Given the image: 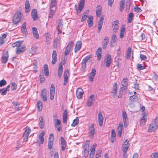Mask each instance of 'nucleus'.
Instances as JSON below:
<instances>
[{
	"mask_svg": "<svg viewBox=\"0 0 158 158\" xmlns=\"http://www.w3.org/2000/svg\"><path fill=\"white\" fill-rule=\"evenodd\" d=\"M158 128V121L157 118H156L149 124L148 131L149 132H152L155 131Z\"/></svg>",
	"mask_w": 158,
	"mask_h": 158,
	"instance_id": "nucleus-1",
	"label": "nucleus"
},
{
	"mask_svg": "<svg viewBox=\"0 0 158 158\" xmlns=\"http://www.w3.org/2000/svg\"><path fill=\"white\" fill-rule=\"evenodd\" d=\"M141 110L142 112L143 113L142 114V117L140 120V124L141 126H143L146 123L148 112V111H145V109Z\"/></svg>",
	"mask_w": 158,
	"mask_h": 158,
	"instance_id": "nucleus-2",
	"label": "nucleus"
},
{
	"mask_svg": "<svg viewBox=\"0 0 158 158\" xmlns=\"http://www.w3.org/2000/svg\"><path fill=\"white\" fill-rule=\"evenodd\" d=\"M128 79L127 78H124L122 80L121 84L122 87L120 89V91L121 92L122 91H123L124 90L127 89V86L128 85Z\"/></svg>",
	"mask_w": 158,
	"mask_h": 158,
	"instance_id": "nucleus-3",
	"label": "nucleus"
},
{
	"mask_svg": "<svg viewBox=\"0 0 158 158\" xmlns=\"http://www.w3.org/2000/svg\"><path fill=\"white\" fill-rule=\"evenodd\" d=\"M21 18L20 12H17L15 14L13 19V22L14 24H17L20 22Z\"/></svg>",
	"mask_w": 158,
	"mask_h": 158,
	"instance_id": "nucleus-4",
	"label": "nucleus"
},
{
	"mask_svg": "<svg viewBox=\"0 0 158 158\" xmlns=\"http://www.w3.org/2000/svg\"><path fill=\"white\" fill-rule=\"evenodd\" d=\"M31 131V129L29 127H26L23 133V137L24 141H27L28 138V136Z\"/></svg>",
	"mask_w": 158,
	"mask_h": 158,
	"instance_id": "nucleus-5",
	"label": "nucleus"
},
{
	"mask_svg": "<svg viewBox=\"0 0 158 158\" xmlns=\"http://www.w3.org/2000/svg\"><path fill=\"white\" fill-rule=\"evenodd\" d=\"M54 140V135L53 134H51L50 135L48 139V148L49 149H51L52 147L53 143Z\"/></svg>",
	"mask_w": 158,
	"mask_h": 158,
	"instance_id": "nucleus-6",
	"label": "nucleus"
},
{
	"mask_svg": "<svg viewBox=\"0 0 158 158\" xmlns=\"http://www.w3.org/2000/svg\"><path fill=\"white\" fill-rule=\"evenodd\" d=\"M95 100V96L94 95H91L88 98L87 103V105L88 106H92Z\"/></svg>",
	"mask_w": 158,
	"mask_h": 158,
	"instance_id": "nucleus-7",
	"label": "nucleus"
},
{
	"mask_svg": "<svg viewBox=\"0 0 158 158\" xmlns=\"http://www.w3.org/2000/svg\"><path fill=\"white\" fill-rule=\"evenodd\" d=\"M119 22L118 20H116L114 21L112 24V27L113 31L115 32H117L119 29V26L118 25Z\"/></svg>",
	"mask_w": 158,
	"mask_h": 158,
	"instance_id": "nucleus-8",
	"label": "nucleus"
},
{
	"mask_svg": "<svg viewBox=\"0 0 158 158\" xmlns=\"http://www.w3.org/2000/svg\"><path fill=\"white\" fill-rule=\"evenodd\" d=\"M96 74V71L94 68L92 69L91 72L89 75V80L90 82H93L94 81V78Z\"/></svg>",
	"mask_w": 158,
	"mask_h": 158,
	"instance_id": "nucleus-9",
	"label": "nucleus"
},
{
	"mask_svg": "<svg viewBox=\"0 0 158 158\" xmlns=\"http://www.w3.org/2000/svg\"><path fill=\"white\" fill-rule=\"evenodd\" d=\"M122 117L124 124V127H127L128 125V121L127 117L126 112L125 111H123Z\"/></svg>",
	"mask_w": 158,
	"mask_h": 158,
	"instance_id": "nucleus-10",
	"label": "nucleus"
},
{
	"mask_svg": "<svg viewBox=\"0 0 158 158\" xmlns=\"http://www.w3.org/2000/svg\"><path fill=\"white\" fill-rule=\"evenodd\" d=\"M94 126V124H92L89 127V136L92 138H93L94 135L95 133V129Z\"/></svg>",
	"mask_w": 158,
	"mask_h": 158,
	"instance_id": "nucleus-11",
	"label": "nucleus"
},
{
	"mask_svg": "<svg viewBox=\"0 0 158 158\" xmlns=\"http://www.w3.org/2000/svg\"><path fill=\"white\" fill-rule=\"evenodd\" d=\"M55 94V86L54 85L52 84L51 85L50 93V98L51 100H52L54 98V96Z\"/></svg>",
	"mask_w": 158,
	"mask_h": 158,
	"instance_id": "nucleus-12",
	"label": "nucleus"
},
{
	"mask_svg": "<svg viewBox=\"0 0 158 158\" xmlns=\"http://www.w3.org/2000/svg\"><path fill=\"white\" fill-rule=\"evenodd\" d=\"M104 18V16H102L100 18V19L98 22V29L97 30V32L99 33L101 30L102 26L103 24V20Z\"/></svg>",
	"mask_w": 158,
	"mask_h": 158,
	"instance_id": "nucleus-13",
	"label": "nucleus"
},
{
	"mask_svg": "<svg viewBox=\"0 0 158 158\" xmlns=\"http://www.w3.org/2000/svg\"><path fill=\"white\" fill-rule=\"evenodd\" d=\"M8 52L6 51L4 52L2 56V62L3 63H6L8 60Z\"/></svg>",
	"mask_w": 158,
	"mask_h": 158,
	"instance_id": "nucleus-14",
	"label": "nucleus"
},
{
	"mask_svg": "<svg viewBox=\"0 0 158 158\" xmlns=\"http://www.w3.org/2000/svg\"><path fill=\"white\" fill-rule=\"evenodd\" d=\"M123 128V123L120 122L117 128V131L118 133V136L120 137H121Z\"/></svg>",
	"mask_w": 158,
	"mask_h": 158,
	"instance_id": "nucleus-15",
	"label": "nucleus"
},
{
	"mask_svg": "<svg viewBox=\"0 0 158 158\" xmlns=\"http://www.w3.org/2000/svg\"><path fill=\"white\" fill-rule=\"evenodd\" d=\"M109 42V38L107 37H105L102 41V48L105 49L107 48V45Z\"/></svg>",
	"mask_w": 158,
	"mask_h": 158,
	"instance_id": "nucleus-16",
	"label": "nucleus"
},
{
	"mask_svg": "<svg viewBox=\"0 0 158 158\" xmlns=\"http://www.w3.org/2000/svg\"><path fill=\"white\" fill-rule=\"evenodd\" d=\"M73 45V42L71 41L67 45L65 51V55L68 54L71 50V48Z\"/></svg>",
	"mask_w": 158,
	"mask_h": 158,
	"instance_id": "nucleus-17",
	"label": "nucleus"
},
{
	"mask_svg": "<svg viewBox=\"0 0 158 158\" xmlns=\"http://www.w3.org/2000/svg\"><path fill=\"white\" fill-rule=\"evenodd\" d=\"M10 88V85H7L6 88L5 89H0V93L2 95H5L7 91H9Z\"/></svg>",
	"mask_w": 158,
	"mask_h": 158,
	"instance_id": "nucleus-18",
	"label": "nucleus"
},
{
	"mask_svg": "<svg viewBox=\"0 0 158 158\" xmlns=\"http://www.w3.org/2000/svg\"><path fill=\"white\" fill-rule=\"evenodd\" d=\"M63 20H60L59 21L58 24L57 26V30L58 32V34H60L62 32V27L63 25L62 24Z\"/></svg>",
	"mask_w": 158,
	"mask_h": 158,
	"instance_id": "nucleus-19",
	"label": "nucleus"
},
{
	"mask_svg": "<svg viewBox=\"0 0 158 158\" xmlns=\"http://www.w3.org/2000/svg\"><path fill=\"white\" fill-rule=\"evenodd\" d=\"M98 116V121L99 125L100 126L102 127V125L103 118L102 115V113L101 111L99 112Z\"/></svg>",
	"mask_w": 158,
	"mask_h": 158,
	"instance_id": "nucleus-20",
	"label": "nucleus"
},
{
	"mask_svg": "<svg viewBox=\"0 0 158 158\" xmlns=\"http://www.w3.org/2000/svg\"><path fill=\"white\" fill-rule=\"evenodd\" d=\"M47 92L45 89H43L41 92V96L44 102H46L47 100L46 97Z\"/></svg>",
	"mask_w": 158,
	"mask_h": 158,
	"instance_id": "nucleus-21",
	"label": "nucleus"
},
{
	"mask_svg": "<svg viewBox=\"0 0 158 158\" xmlns=\"http://www.w3.org/2000/svg\"><path fill=\"white\" fill-rule=\"evenodd\" d=\"M93 17L91 16H89L87 20V22L88 25L89 27H91L93 26Z\"/></svg>",
	"mask_w": 158,
	"mask_h": 158,
	"instance_id": "nucleus-22",
	"label": "nucleus"
},
{
	"mask_svg": "<svg viewBox=\"0 0 158 158\" xmlns=\"http://www.w3.org/2000/svg\"><path fill=\"white\" fill-rule=\"evenodd\" d=\"M111 63L112 60L111 56L110 55H108L106 58V66L107 67H109Z\"/></svg>",
	"mask_w": 158,
	"mask_h": 158,
	"instance_id": "nucleus-23",
	"label": "nucleus"
},
{
	"mask_svg": "<svg viewBox=\"0 0 158 158\" xmlns=\"http://www.w3.org/2000/svg\"><path fill=\"white\" fill-rule=\"evenodd\" d=\"M102 49L101 48H98L96 51V55L98 57V60L99 61L101 58Z\"/></svg>",
	"mask_w": 158,
	"mask_h": 158,
	"instance_id": "nucleus-24",
	"label": "nucleus"
},
{
	"mask_svg": "<svg viewBox=\"0 0 158 158\" xmlns=\"http://www.w3.org/2000/svg\"><path fill=\"white\" fill-rule=\"evenodd\" d=\"M117 89V84L115 83L113 87V90L112 92V94L113 97L115 96L116 94V92Z\"/></svg>",
	"mask_w": 158,
	"mask_h": 158,
	"instance_id": "nucleus-25",
	"label": "nucleus"
},
{
	"mask_svg": "<svg viewBox=\"0 0 158 158\" xmlns=\"http://www.w3.org/2000/svg\"><path fill=\"white\" fill-rule=\"evenodd\" d=\"M16 53V54H19L21 53L25 50V47L24 46L20 47L17 48Z\"/></svg>",
	"mask_w": 158,
	"mask_h": 158,
	"instance_id": "nucleus-26",
	"label": "nucleus"
},
{
	"mask_svg": "<svg viewBox=\"0 0 158 158\" xmlns=\"http://www.w3.org/2000/svg\"><path fill=\"white\" fill-rule=\"evenodd\" d=\"M33 35L34 37L36 39L38 38L39 35L38 33L37 29L35 27H33L32 28Z\"/></svg>",
	"mask_w": 158,
	"mask_h": 158,
	"instance_id": "nucleus-27",
	"label": "nucleus"
},
{
	"mask_svg": "<svg viewBox=\"0 0 158 158\" xmlns=\"http://www.w3.org/2000/svg\"><path fill=\"white\" fill-rule=\"evenodd\" d=\"M63 70L62 63H61L60 64L58 67V73L59 77H61L63 73Z\"/></svg>",
	"mask_w": 158,
	"mask_h": 158,
	"instance_id": "nucleus-28",
	"label": "nucleus"
},
{
	"mask_svg": "<svg viewBox=\"0 0 158 158\" xmlns=\"http://www.w3.org/2000/svg\"><path fill=\"white\" fill-rule=\"evenodd\" d=\"M44 131H43L41 132V133L39 135V138L40 140V143L41 144L43 143L44 142V139L43 137L44 136Z\"/></svg>",
	"mask_w": 158,
	"mask_h": 158,
	"instance_id": "nucleus-29",
	"label": "nucleus"
},
{
	"mask_svg": "<svg viewBox=\"0 0 158 158\" xmlns=\"http://www.w3.org/2000/svg\"><path fill=\"white\" fill-rule=\"evenodd\" d=\"M31 16L34 20H35L37 19V11L35 9H34L31 12Z\"/></svg>",
	"mask_w": 158,
	"mask_h": 158,
	"instance_id": "nucleus-30",
	"label": "nucleus"
},
{
	"mask_svg": "<svg viewBox=\"0 0 158 158\" xmlns=\"http://www.w3.org/2000/svg\"><path fill=\"white\" fill-rule=\"evenodd\" d=\"M44 123L43 117L41 116H40L39 118V125L40 128L42 129L44 128Z\"/></svg>",
	"mask_w": 158,
	"mask_h": 158,
	"instance_id": "nucleus-31",
	"label": "nucleus"
},
{
	"mask_svg": "<svg viewBox=\"0 0 158 158\" xmlns=\"http://www.w3.org/2000/svg\"><path fill=\"white\" fill-rule=\"evenodd\" d=\"M125 3V0H121L119 3V10L120 11H122L124 9Z\"/></svg>",
	"mask_w": 158,
	"mask_h": 158,
	"instance_id": "nucleus-32",
	"label": "nucleus"
},
{
	"mask_svg": "<svg viewBox=\"0 0 158 158\" xmlns=\"http://www.w3.org/2000/svg\"><path fill=\"white\" fill-rule=\"evenodd\" d=\"M25 8L26 9V12H28L30 10V7L29 5V2L28 1H26L25 4Z\"/></svg>",
	"mask_w": 158,
	"mask_h": 158,
	"instance_id": "nucleus-33",
	"label": "nucleus"
},
{
	"mask_svg": "<svg viewBox=\"0 0 158 158\" xmlns=\"http://www.w3.org/2000/svg\"><path fill=\"white\" fill-rule=\"evenodd\" d=\"M125 31V27L124 26H123L120 29V33L119 36L120 38H122L124 37V32Z\"/></svg>",
	"mask_w": 158,
	"mask_h": 158,
	"instance_id": "nucleus-34",
	"label": "nucleus"
},
{
	"mask_svg": "<svg viewBox=\"0 0 158 158\" xmlns=\"http://www.w3.org/2000/svg\"><path fill=\"white\" fill-rule=\"evenodd\" d=\"M56 0H52L50 5V9H56Z\"/></svg>",
	"mask_w": 158,
	"mask_h": 158,
	"instance_id": "nucleus-35",
	"label": "nucleus"
},
{
	"mask_svg": "<svg viewBox=\"0 0 158 158\" xmlns=\"http://www.w3.org/2000/svg\"><path fill=\"white\" fill-rule=\"evenodd\" d=\"M85 4V0H81L80 1V13L84 8Z\"/></svg>",
	"mask_w": 158,
	"mask_h": 158,
	"instance_id": "nucleus-36",
	"label": "nucleus"
},
{
	"mask_svg": "<svg viewBox=\"0 0 158 158\" xmlns=\"http://www.w3.org/2000/svg\"><path fill=\"white\" fill-rule=\"evenodd\" d=\"M26 23H24L22 26L21 31L24 34H26L27 30L26 29Z\"/></svg>",
	"mask_w": 158,
	"mask_h": 158,
	"instance_id": "nucleus-37",
	"label": "nucleus"
},
{
	"mask_svg": "<svg viewBox=\"0 0 158 158\" xmlns=\"http://www.w3.org/2000/svg\"><path fill=\"white\" fill-rule=\"evenodd\" d=\"M98 8L96 10V13L98 17H99L101 14V7L100 6H97Z\"/></svg>",
	"mask_w": 158,
	"mask_h": 158,
	"instance_id": "nucleus-38",
	"label": "nucleus"
},
{
	"mask_svg": "<svg viewBox=\"0 0 158 158\" xmlns=\"http://www.w3.org/2000/svg\"><path fill=\"white\" fill-rule=\"evenodd\" d=\"M46 42L48 44H50V41L51 39V36L48 33L46 34Z\"/></svg>",
	"mask_w": 158,
	"mask_h": 158,
	"instance_id": "nucleus-39",
	"label": "nucleus"
},
{
	"mask_svg": "<svg viewBox=\"0 0 158 158\" xmlns=\"http://www.w3.org/2000/svg\"><path fill=\"white\" fill-rule=\"evenodd\" d=\"M90 142L89 141H87L85 144L84 150H89Z\"/></svg>",
	"mask_w": 158,
	"mask_h": 158,
	"instance_id": "nucleus-40",
	"label": "nucleus"
},
{
	"mask_svg": "<svg viewBox=\"0 0 158 158\" xmlns=\"http://www.w3.org/2000/svg\"><path fill=\"white\" fill-rule=\"evenodd\" d=\"M133 14L132 13H130L129 15L128 22L129 23H130L132 20L133 17Z\"/></svg>",
	"mask_w": 158,
	"mask_h": 158,
	"instance_id": "nucleus-41",
	"label": "nucleus"
},
{
	"mask_svg": "<svg viewBox=\"0 0 158 158\" xmlns=\"http://www.w3.org/2000/svg\"><path fill=\"white\" fill-rule=\"evenodd\" d=\"M131 51V49L130 48H128L126 53V58L127 59H128L130 58Z\"/></svg>",
	"mask_w": 158,
	"mask_h": 158,
	"instance_id": "nucleus-42",
	"label": "nucleus"
},
{
	"mask_svg": "<svg viewBox=\"0 0 158 158\" xmlns=\"http://www.w3.org/2000/svg\"><path fill=\"white\" fill-rule=\"evenodd\" d=\"M56 9H50V14L49 15V18H52V16L55 13Z\"/></svg>",
	"mask_w": 158,
	"mask_h": 158,
	"instance_id": "nucleus-43",
	"label": "nucleus"
},
{
	"mask_svg": "<svg viewBox=\"0 0 158 158\" xmlns=\"http://www.w3.org/2000/svg\"><path fill=\"white\" fill-rule=\"evenodd\" d=\"M117 40V38L116 35L115 34H113L111 36V41L116 43Z\"/></svg>",
	"mask_w": 158,
	"mask_h": 158,
	"instance_id": "nucleus-44",
	"label": "nucleus"
},
{
	"mask_svg": "<svg viewBox=\"0 0 158 158\" xmlns=\"http://www.w3.org/2000/svg\"><path fill=\"white\" fill-rule=\"evenodd\" d=\"M92 55H89L85 58H84L82 62H83L84 63H86V62L89 60V59L91 58Z\"/></svg>",
	"mask_w": 158,
	"mask_h": 158,
	"instance_id": "nucleus-45",
	"label": "nucleus"
},
{
	"mask_svg": "<svg viewBox=\"0 0 158 158\" xmlns=\"http://www.w3.org/2000/svg\"><path fill=\"white\" fill-rule=\"evenodd\" d=\"M78 123V118L77 117L76 119L73 120V123L71 124V126L73 127H75Z\"/></svg>",
	"mask_w": 158,
	"mask_h": 158,
	"instance_id": "nucleus-46",
	"label": "nucleus"
},
{
	"mask_svg": "<svg viewBox=\"0 0 158 158\" xmlns=\"http://www.w3.org/2000/svg\"><path fill=\"white\" fill-rule=\"evenodd\" d=\"M21 45L20 42L17 41L14 43L12 44V47H17V48L20 47Z\"/></svg>",
	"mask_w": 158,
	"mask_h": 158,
	"instance_id": "nucleus-47",
	"label": "nucleus"
},
{
	"mask_svg": "<svg viewBox=\"0 0 158 158\" xmlns=\"http://www.w3.org/2000/svg\"><path fill=\"white\" fill-rule=\"evenodd\" d=\"M79 51V41H77L76 45L74 49V52L75 53H77Z\"/></svg>",
	"mask_w": 158,
	"mask_h": 158,
	"instance_id": "nucleus-48",
	"label": "nucleus"
},
{
	"mask_svg": "<svg viewBox=\"0 0 158 158\" xmlns=\"http://www.w3.org/2000/svg\"><path fill=\"white\" fill-rule=\"evenodd\" d=\"M7 84V82L6 80L2 79L0 81V87H2L5 85Z\"/></svg>",
	"mask_w": 158,
	"mask_h": 158,
	"instance_id": "nucleus-49",
	"label": "nucleus"
},
{
	"mask_svg": "<svg viewBox=\"0 0 158 158\" xmlns=\"http://www.w3.org/2000/svg\"><path fill=\"white\" fill-rule=\"evenodd\" d=\"M137 97L135 95L131 96L130 98V100L132 102H135L138 100Z\"/></svg>",
	"mask_w": 158,
	"mask_h": 158,
	"instance_id": "nucleus-50",
	"label": "nucleus"
},
{
	"mask_svg": "<svg viewBox=\"0 0 158 158\" xmlns=\"http://www.w3.org/2000/svg\"><path fill=\"white\" fill-rule=\"evenodd\" d=\"M130 6V2L129 1H127L126 3V10L128 11Z\"/></svg>",
	"mask_w": 158,
	"mask_h": 158,
	"instance_id": "nucleus-51",
	"label": "nucleus"
},
{
	"mask_svg": "<svg viewBox=\"0 0 158 158\" xmlns=\"http://www.w3.org/2000/svg\"><path fill=\"white\" fill-rule=\"evenodd\" d=\"M130 145H123V152H126L127 150Z\"/></svg>",
	"mask_w": 158,
	"mask_h": 158,
	"instance_id": "nucleus-52",
	"label": "nucleus"
},
{
	"mask_svg": "<svg viewBox=\"0 0 158 158\" xmlns=\"http://www.w3.org/2000/svg\"><path fill=\"white\" fill-rule=\"evenodd\" d=\"M11 89L12 90H15L17 87V85L16 83L14 82H12L11 83Z\"/></svg>",
	"mask_w": 158,
	"mask_h": 158,
	"instance_id": "nucleus-53",
	"label": "nucleus"
},
{
	"mask_svg": "<svg viewBox=\"0 0 158 158\" xmlns=\"http://www.w3.org/2000/svg\"><path fill=\"white\" fill-rule=\"evenodd\" d=\"M13 104L15 106H16V107H15V109H19L20 108H21V107L19 106V103L18 102H13Z\"/></svg>",
	"mask_w": 158,
	"mask_h": 158,
	"instance_id": "nucleus-54",
	"label": "nucleus"
},
{
	"mask_svg": "<svg viewBox=\"0 0 158 158\" xmlns=\"http://www.w3.org/2000/svg\"><path fill=\"white\" fill-rule=\"evenodd\" d=\"M37 105L38 109H42V102L40 101L38 102Z\"/></svg>",
	"mask_w": 158,
	"mask_h": 158,
	"instance_id": "nucleus-55",
	"label": "nucleus"
},
{
	"mask_svg": "<svg viewBox=\"0 0 158 158\" xmlns=\"http://www.w3.org/2000/svg\"><path fill=\"white\" fill-rule=\"evenodd\" d=\"M95 153V151L90 150V152L89 156V158H93Z\"/></svg>",
	"mask_w": 158,
	"mask_h": 158,
	"instance_id": "nucleus-56",
	"label": "nucleus"
},
{
	"mask_svg": "<svg viewBox=\"0 0 158 158\" xmlns=\"http://www.w3.org/2000/svg\"><path fill=\"white\" fill-rule=\"evenodd\" d=\"M137 68L140 70H143L145 69V67L144 66H142L141 64H138Z\"/></svg>",
	"mask_w": 158,
	"mask_h": 158,
	"instance_id": "nucleus-57",
	"label": "nucleus"
},
{
	"mask_svg": "<svg viewBox=\"0 0 158 158\" xmlns=\"http://www.w3.org/2000/svg\"><path fill=\"white\" fill-rule=\"evenodd\" d=\"M83 93L84 91L83 89H82L80 88V99L82 98Z\"/></svg>",
	"mask_w": 158,
	"mask_h": 158,
	"instance_id": "nucleus-58",
	"label": "nucleus"
},
{
	"mask_svg": "<svg viewBox=\"0 0 158 158\" xmlns=\"http://www.w3.org/2000/svg\"><path fill=\"white\" fill-rule=\"evenodd\" d=\"M135 11L137 13H139L141 12V9L139 7H136L134 8Z\"/></svg>",
	"mask_w": 158,
	"mask_h": 158,
	"instance_id": "nucleus-59",
	"label": "nucleus"
},
{
	"mask_svg": "<svg viewBox=\"0 0 158 158\" xmlns=\"http://www.w3.org/2000/svg\"><path fill=\"white\" fill-rule=\"evenodd\" d=\"M40 82L41 83H43L45 81L44 77V76H42L41 75H40Z\"/></svg>",
	"mask_w": 158,
	"mask_h": 158,
	"instance_id": "nucleus-60",
	"label": "nucleus"
},
{
	"mask_svg": "<svg viewBox=\"0 0 158 158\" xmlns=\"http://www.w3.org/2000/svg\"><path fill=\"white\" fill-rule=\"evenodd\" d=\"M75 10L77 14H78L79 12V4L75 5Z\"/></svg>",
	"mask_w": 158,
	"mask_h": 158,
	"instance_id": "nucleus-61",
	"label": "nucleus"
},
{
	"mask_svg": "<svg viewBox=\"0 0 158 158\" xmlns=\"http://www.w3.org/2000/svg\"><path fill=\"white\" fill-rule=\"evenodd\" d=\"M86 68V63L82 62L81 70L83 72H84Z\"/></svg>",
	"mask_w": 158,
	"mask_h": 158,
	"instance_id": "nucleus-62",
	"label": "nucleus"
},
{
	"mask_svg": "<svg viewBox=\"0 0 158 158\" xmlns=\"http://www.w3.org/2000/svg\"><path fill=\"white\" fill-rule=\"evenodd\" d=\"M69 75V71L68 70H66L64 73V77L68 78Z\"/></svg>",
	"mask_w": 158,
	"mask_h": 158,
	"instance_id": "nucleus-63",
	"label": "nucleus"
},
{
	"mask_svg": "<svg viewBox=\"0 0 158 158\" xmlns=\"http://www.w3.org/2000/svg\"><path fill=\"white\" fill-rule=\"evenodd\" d=\"M84 156L85 158H86L88 157L89 154V150H84Z\"/></svg>",
	"mask_w": 158,
	"mask_h": 158,
	"instance_id": "nucleus-64",
	"label": "nucleus"
}]
</instances>
